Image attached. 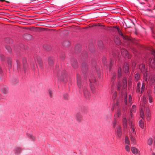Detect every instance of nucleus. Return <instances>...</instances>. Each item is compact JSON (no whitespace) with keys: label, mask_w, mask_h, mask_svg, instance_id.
I'll return each instance as SVG.
<instances>
[{"label":"nucleus","mask_w":155,"mask_h":155,"mask_svg":"<svg viewBox=\"0 0 155 155\" xmlns=\"http://www.w3.org/2000/svg\"><path fill=\"white\" fill-rule=\"evenodd\" d=\"M141 86V83L140 82H138L137 84L136 92L139 94L140 91V87Z\"/></svg>","instance_id":"27"},{"label":"nucleus","mask_w":155,"mask_h":155,"mask_svg":"<svg viewBox=\"0 0 155 155\" xmlns=\"http://www.w3.org/2000/svg\"><path fill=\"white\" fill-rule=\"evenodd\" d=\"M7 62L8 67L10 68H11L12 66V62L11 58H8Z\"/></svg>","instance_id":"24"},{"label":"nucleus","mask_w":155,"mask_h":155,"mask_svg":"<svg viewBox=\"0 0 155 155\" xmlns=\"http://www.w3.org/2000/svg\"><path fill=\"white\" fill-rule=\"evenodd\" d=\"M121 87V83L120 82H119L117 85V90L118 91L120 90Z\"/></svg>","instance_id":"51"},{"label":"nucleus","mask_w":155,"mask_h":155,"mask_svg":"<svg viewBox=\"0 0 155 155\" xmlns=\"http://www.w3.org/2000/svg\"><path fill=\"white\" fill-rule=\"evenodd\" d=\"M62 45L66 47H68L70 45V43L68 41H65L62 43Z\"/></svg>","instance_id":"25"},{"label":"nucleus","mask_w":155,"mask_h":155,"mask_svg":"<svg viewBox=\"0 0 155 155\" xmlns=\"http://www.w3.org/2000/svg\"><path fill=\"white\" fill-rule=\"evenodd\" d=\"M92 80H91L90 79H89V81H90V86L91 89L92 91V92L93 93H95V88L94 87V85L91 84V83L94 82L95 81V78L94 75H92Z\"/></svg>","instance_id":"4"},{"label":"nucleus","mask_w":155,"mask_h":155,"mask_svg":"<svg viewBox=\"0 0 155 155\" xmlns=\"http://www.w3.org/2000/svg\"><path fill=\"white\" fill-rule=\"evenodd\" d=\"M89 50L91 53H93L95 51L94 46L92 44H90L88 46Z\"/></svg>","instance_id":"21"},{"label":"nucleus","mask_w":155,"mask_h":155,"mask_svg":"<svg viewBox=\"0 0 155 155\" xmlns=\"http://www.w3.org/2000/svg\"><path fill=\"white\" fill-rule=\"evenodd\" d=\"M76 120L78 122H80L82 120V116L79 113H77L75 116Z\"/></svg>","instance_id":"15"},{"label":"nucleus","mask_w":155,"mask_h":155,"mask_svg":"<svg viewBox=\"0 0 155 155\" xmlns=\"http://www.w3.org/2000/svg\"><path fill=\"white\" fill-rule=\"evenodd\" d=\"M150 82V84H154L155 82V76H153L151 77Z\"/></svg>","instance_id":"34"},{"label":"nucleus","mask_w":155,"mask_h":155,"mask_svg":"<svg viewBox=\"0 0 155 155\" xmlns=\"http://www.w3.org/2000/svg\"><path fill=\"white\" fill-rule=\"evenodd\" d=\"M116 56L115 57L116 58L117 56H118V54H117V53L116 54Z\"/></svg>","instance_id":"64"},{"label":"nucleus","mask_w":155,"mask_h":155,"mask_svg":"<svg viewBox=\"0 0 155 155\" xmlns=\"http://www.w3.org/2000/svg\"><path fill=\"white\" fill-rule=\"evenodd\" d=\"M125 104H127V98H126V99H125Z\"/></svg>","instance_id":"60"},{"label":"nucleus","mask_w":155,"mask_h":155,"mask_svg":"<svg viewBox=\"0 0 155 155\" xmlns=\"http://www.w3.org/2000/svg\"><path fill=\"white\" fill-rule=\"evenodd\" d=\"M145 84L144 83H142V87L141 88V91H140V93L141 94H142V92H143L145 88Z\"/></svg>","instance_id":"37"},{"label":"nucleus","mask_w":155,"mask_h":155,"mask_svg":"<svg viewBox=\"0 0 155 155\" xmlns=\"http://www.w3.org/2000/svg\"><path fill=\"white\" fill-rule=\"evenodd\" d=\"M82 72L83 73H86L88 70V68L87 64L85 62H83L81 67Z\"/></svg>","instance_id":"10"},{"label":"nucleus","mask_w":155,"mask_h":155,"mask_svg":"<svg viewBox=\"0 0 155 155\" xmlns=\"http://www.w3.org/2000/svg\"><path fill=\"white\" fill-rule=\"evenodd\" d=\"M115 27L117 28V31L119 35H121L124 39H126L127 38L124 35L120 29L118 27H117V26H115Z\"/></svg>","instance_id":"14"},{"label":"nucleus","mask_w":155,"mask_h":155,"mask_svg":"<svg viewBox=\"0 0 155 155\" xmlns=\"http://www.w3.org/2000/svg\"><path fill=\"white\" fill-rule=\"evenodd\" d=\"M88 54L86 51L83 52L81 55V58L83 59L88 58Z\"/></svg>","instance_id":"22"},{"label":"nucleus","mask_w":155,"mask_h":155,"mask_svg":"<svg viewBox=\"0 0 155 155\" xmlns=\"http://www.w3.org/2000/svg\"><path fill=\"white\" fill-rule=\"evenodd\" d=\"M114 63V61L113 59H110L109 63V69L110 70L111 67Z\"/></svg>","instance_id":"32"},{"label":"nucleus","mask_w":155,"mask_h":155,"mask_svg":"<svg viewBox=\"0 0 155 155\" xmlns=\"http://www.w3.org/2000/svg\"><path fill=\"white\" fill-rule=\"evenodd\" d=\"M130 138L131 141L133 143H136L135 139L133 136H130Z\"/></svg>","instance_id":"47"},{"label":"nucleus","mask_w":155,"mask_h":155,"mask_svg":"<svg viewBox=\"0 0 155 155\" xmlns=\"http://www.w3.org/2000/svg\"><path fill=\"white\" fill-rule=\"evenodd\" d=\"M30 138L32 139H34L35 138L34 137V136H33L32 135H30Z\"/></svg>","instance_id":"59"},{"label":"nucleus","mask_w":155,"mask_h":155,"mask_svg":"<svg viewBox=\"0 0 155 155\" xmlns=\"http://www.w3.org/2000/svg\"><path fill=\"white\" fill-rule=\"evenodd\" d=\"M146 112L147 116H148V117H149L150 113V110L148 107H147L146 109Z\"/></svg>","instance_id":"45"},{"label":"nucleus","mask_w":155,"mask_h":155,"mask_svg":"<svg viewBox=\"0 0 155 155\" xmlns=\"http://www.w3.org/2000/svg\"><path fill=\"white\" fill-rule=\"evenodd\" d=\"M140 3L141 4H145V3L144 2H140Z\"/></svg>","instance_id":"62"},{"label":"nucleus","mask_w":155,"mask_h":155,"mask_svg":"<svg viewBox=\"0 0 155 155\" xmlns=\"http://www.w3.org/2000/svg\"><path fill=\"white\" fill-rule=\"evenodd\" d=\"M64 99L65 100H68V95L67 94H64L63 95Z\"/></svg>","instance_id":"50"},{"label":"nucleus","mask_w":155,"mask_h":155,"mask_svg":"<svg viewBox=\"0 0 155 155\" xmlns=\"http://www.w3.org/2000/svg\"><path fill=\"white\" fill-rule=\"evenodd\" d=\"M16 66L18 70L21 68L20 63L19 61L16 60Z\"/></svg>","instance_id":"42"},{"label":"nucleus","mask_w":155,"mask_h":155,"mask_svg":"<svg viewBox=\"0 0 155 155\" xmlns=\"http://www.w3.org/2000/svg\"><path fill=\"white\" fill-rule=\"evenodd\" d=\"M125 142L127 144H130L129 139L128 137H126L125 138Z\"/></svg>","instance_id":"46"},{"label":"nucleus","mask_w":155,"mask_h":155,"mask_svg":"<svg viewBox=\"0 0 155 155\" xmlns=\"http://www.w3.org/2000/svg\"><path fill=\"white\" fill-rule=\"evenodd\" d=\"M121 54L125 58H130L129 55L127 51L125 49H122L121 50Z\"/></svg>","instance_id":"5"},{"label":"nucleus","mask_w":155,"mask_h":155,"mask_svg":"<svg viewBox=\"0 0 155 155\" xmlns=\"http://www.w3.org/2000/svg\"><path fill=\"white\" fill-rule=\"evenodd\" d=\"M57 75L59 80L64 82L67 81V74L65 71H63L61 73H57Z\"/></svg>","instance_id":"1"},{"label":"nucleus","mask_w":155,"mask_h":155,"mask_svg":"<svg viewBox=\"0 0 155 155\" xmlns=\"http://www.w3.org/2000/svg\"><path fill=\"white\" fill-rule=\"evenodd\" d=\"M117 137L118 138H120L122 134V131L121 127L119 126L117 127Z\"/></svg>","instance_id":"11"},{"label":"nucleus","mask_w":155,"mask_h":155,"mask_svg":"<svg viewBox=\"0 0 155 155\" xmlns=\"http://www.w3.org/2000/svg\"><path fill=\"white\" fill-rule=\"evenodd\" d=\"M46 47H47L46 48L45 47V48L46 49V50H47V51H49L51 49V47L50 46H49L48 45H47V46H46Z\"/></svg>","instance_id":"55"},{"label":"nucleus","mask_w":155,"mask_h":155,"mask_svg":"<svg viewBox=\"0 0 155 155\" xmlns=\"http://www.w3.org/2000/svg\"><path fill=\"white\" fill-rule=\"evenodd\" d=\"M5 48L9 53L12 52V49L9 46L6 45L5 46Z\"/></svg>","instance_id":"43"},{"label":"nucleus","mask_w":155,"mask_h":155,"mask_svg":"<svg viewBox=\"0 0 155 155\" xmlns=\"http://www.w3.org/2000/svg\"><path fill=\"white\" fill-rule=\"evenodd\" d=\"M0 59L2 61H4L5 60V57L4 55H1Z\"/></svg>","instance_id":"54"},{"label":"nucleus","mask_w":155,"mask_h":155,"mask_svg":"<svg viewBox=\"0 0 155 155\" xmlns=\"http://www.w3.org/2000/svg\"><path fill=\"white\" fill-rule=\"evenodd\" d=\"M102 62L104 65L107 66V62L106 61V58L105 57H103L102 58Z\"/></svg>","instance_id":"41"},{"label":"nucleus","mask_w":155,"mask_h":155,"mask_svg":"<svg viewBox=\"0 0 155 155\" xmlns=\"http://www.w3.org/2000/svg\"><path fill=\"white\" fill-rule=\"evenodd\" d=\"M131 151L134 154H137L138 153V149L134 147H131Z\"/></svg>","instance_id":"23"},{"label":"nucleus","mask_w":155,"mask_h":155,"mask_svg":"<svg viewBox=\"0 0 155 155\" xmlns=\"http://www.w3.org/2000/svg\"><path fill=\"white\" fill-rule=\"evenodd\" d=\"M124 23L125 24L127 28H130L132 25H134V23L133 21L130 19H128L126 22L124 21Z\"/></svg>","instance_id":"9"},{"label":"nucleus","mask_w":155,"mask_h":155,"mask_svg":"<svg viewBox=\"0 0 155 155\" xmlns=\"http://www.w3.org/2000/svg\"><path fill=\"white\" fill-rule=\"evenodd\" d=\"M117 97V93L116 92H114L113 96H112V98L114 99H115Z\"/></svg>","instance_id":"53"},{"label":"nucleus","mask_w":155,"mask_h":155,"mask_svg":"<svg viewBox=\"0 0 155 155\" xmlns=\"http://www.w3.org/2000/svg\"><path fill=\"white\" fill-rule=\"evenodd\" d=\"M116 74L115 73H113L111 78V81L114 82L116 79Z\"/></svg>","instance_id":"44"},{"label":"nucleus","mask_w":155,"mask_h":155,"mask_svg":"<svg viewBox=\"0 0 155 155\" xmlns=\"http://www.w3.org/2000/svg\"><path fill=\"white\" fill-rule=\"evenodd\" d=\"M98 46L100 49H102L104 48V45L102 41H99L97 43Z\"/></svg>","instance_id":"26"},{"label":"nucleus","mask_w":155,"mask_h":155,"mask_svg":"<svg viewBox=\"0 0 155 155\" xmlns=\"http://www.w3.org/2000/svg\"><path fill=\"white\" fill-rule=\"evenodd\" d=\"M153 143V140L151 138H149L147 141V143L149 145H151Z\"/></svg>","instance_id":"38"},{"label":"nucleus","mask_w":155,"mask_h":155,"mask_svg":"<svg viewBox=\"0 0 155 155\" xmlns=\"http://www.w3.org/2000/svg\"><path fill=\"white\" fill-rule=\"evenodd\" d=\"M5 41L9 43H12L13 42V41L12 39L7 38L5 39Z\"/></svg>","instance_id":"36"},{"label":"nucleus","mask_w":155,"mask_h":155,"mask_svg":"<svg viewBox=\"0 0 155 155\" xmlns=\"http://www.w3.org/2000/svg\"><path fill=\"white\" fill-rule=\"evenodd\" d=\"M54 58L53 57H50L48 58V64L50 66H52L54 64Z\"/></svg>","instance_id":"12"},{"label":"nucleus","mask_w":155,"mask_h":155,"mask_svg":"<svg viewBox=\"0 0 155 155\" xmlns=\"http://www.w3.org/2000/svg\"><path fill=\"white\" fill-rule=\"evenodd\" d=\"M74 51L75 53H78L81 51V46L80 45H76L74 48Z\"/></svg>","instance_id":"16"},{"label":"nucleus","mask_w":155,"mask_h":155,"mask_svg":"<svg viewBox=\"0 0 155 155\" xmlns=\"http://www.w3.org/2000/svg\"><path fill=\"white\" fill-rule=\"evenodd\" d=\"M129 64L127 63L125 64L123 66V71L125 73L129 72Z\"/></svg>","instance_id":"7"},{"label":"nucleus","mask_w":155,"mask_h":155,"mask_svg":"<svg viewBox=\"0 0 155 155\" xmlns=\"http://www.w3.org/2000/svg\"><path fill=\"white\" fill-rule=\"evenodd\" d=\"M15 153L17 154H19L22 150V149L21 148L18 147H15Z\"/></svg>","instance_id":"30"},{"label":"nucleus","mask_w":155,"mask_h":155,"mask_svg":"<svg viewBox=\"0 0 155 155\" xmlns=\"http://www.w3.org/2000/svg\"><path fill=\"white\" fill-rule=\"evenodd\" d=\"M131 101H132V99H131V97L130 96L129 97V101H128V102H129V103L130 104V105L131 104Z\"/></svg>","instance_id":"57"},{"label":"nucleus","mask_w":155,"mask_h":155,"mask_svg":"<svg viewBox=\"0 0 155 155\" xmlns=\"http://www.w3.org/2000/svg\"><path fill=\"white\" fill-rule=\"evenodd\" d=\"M122 123L123 128L124 129H126L127 127V120L125 117H124L122 120Z\"/></svg>","instance_id":"17"},{"label":"nucleus","mask_w":155,"mask_h":155,"mask_svg":"<svg viewBox=\"0 0 155 155\" xmlns=\"http://www.w3.org/2000/svg\"><path fill=\"white\" fill-rule=\"evenodd\" d=\"M139 69L141 72L143 73L144 75H147V67L145 66L144 64H142L139 66Z\"/></svg>","instance_id":"3"},{"label":"nucleus","mask_w":155,"mask_h":155,"mask_svg":"<svg viewBox=\"0 0 155 155\" xmlns=\"http://www.w3.org/2000/svg\"><path fill=\"white\" fill-rule=\"evenodd\" d=\"M77 83L78 87L81 88V82L80 78L79 77L77 78Z\"/></svg>","instance_id":"28"},{"label":"nucleus","mask_w":155,"mask_h":155,"mask_svg":"<svg viewBox=\"0 0 155 155\" xmlns=\"http://www.w3.org/2000/svg\"><path fill=\"white\" fill-rule=\"evenodd\" d=\"M70 62L72 66L74 68L76 69L78 68V64L76 59L71 58L70 60Z\"/></svg>","instance_id":"6"},{"label":"nucleus","mask_w":155,"mask_h":155,"mask_svg":"<svg viewBox=\"0 0 155 155\" xmlns=\"http://www.w3.org/2000/svg\"><path fill=\"white\" fill-rule=\"evenodd\" d=\"M140 74L138 72H137L134 75V80L136 81H137L140 79Z\"/></svg>","instance_id":"18"},{"label":"nucleus","mask_w":155,"mask_h":155,"mask_svg":"<svg viewBox=\"0 0 155 155\" xmlns=\"http://www.w3.org/2000/svg\"><path fill=\"white\" fill-rule=\"evenodd\" d=\"M146 11H148V12H152V11L150 9H147L146 10Z\"/></svg>","instance_id":"58"},{"label":"nucleus","mask_w":155,"mask_h":155,"mask_svg":"<svg viewBox=\"0 0 155 155\" xmlns=\"http://www.w3.org/2000/svg\"><path fill=\"white\" fill-rule=\"evenodd\" d=\"M114 41L118 45H120V41L119 38H116L114 39Z\"/></svg>","instance_id":"39"},{"label":"nucleus","mask_w":155,"mask_h":155,"mask_svg":"<svg viewBox=\"0 0 155 155\" xmlns=\"http://www.w3.org/2000/svg\"><path fill=\"white\" fill-rule=\"evenodd\" d=\"M116 123V120L115 119L114 120L113 122V127L114 128H115V127Z\"/></svg>","instance_id":"52"},{"label":"nucleus","mask_w":155,"mask_h":155,"mask_svg":"<svg viewBox=\"0 0 155 155\" xmlns=\"http://www.w3.org/2000/svg\"><path fill=\"white\" fill-rule=\"evenodd\" d=\"M149 92H148V98L149 100V102L150 103H151L152 102V97L151 96L150 93L151 92V91H148Z\"/></svg>","instance_id":"29"},{"label":"nucleus","mask_w":155,"mask_h":155,"mask_svg":"<svg viewBox=\"0 0 155 155\" xmlns=\"http://www.w3.org/2000/svg\"><path fill=\"white\" fill-rule=\"evenodd\" d=\"M147 116V119L148 120H150L149 117H148V116Z\"/></svg>","instance_id":"61"},{"label":"nucleus","mask_w":155,"mask_h":155,"mask_svg":"<svg viewBox=\"0 0 155 155\" xmlns=\"http://www.w3.org/2000/svg\"><path fill=\"white\" fill-rule=\"evenodd\" d=\"M34 58L36 63L38 64L39 66L41 68H43V64L41 58L37 55L35 54L34 55Z\"/></svg>","instance_id":"2"},{"label":"nucleus","mask_w":155,"mask_h":155,"mask_svg":"<svg viewBox=\"0 0 155 155\" xmlns=\"http://www.w3.org/2000/svg\"><path fill=\"white\" fill-rule=\"evenodd\" d=\"M24 38L26 40H29L31 39V36L30 34H26L24 36Z\"/></svg>","instance_id":"31"},{"label":"nucleus","mask_w":155,"mask_h":155,"mask_svg":"<svg viewBox=\"0 0 155 155\" xmlns=\"http://www.w3.org/2000/svg\"><path fill=\"white\" fill-rule=\"evenodd\" d=\"M49 93V94L50 96L51 97H52V92L51 91V90H48Z\"/></svg>","instance_id":"56"},{"label":"nucleus","mask_w":155,"mask_h":155,"mask_svg":"<svg viewBox=\"0 0 155 155\" xmlns=\"http://www.w3.org/2000/svg\"><path fill=\"white\" fill-rule=\"evenodd\" d=\"M122 74V69L120 67L118 68V78H120Z\"/></svg>","instance_id":"33"},{"label":"nucleus","mask_w":155,"mask_h":155,"mask_svg":"<svg viewBox=\"0 0 155 155\" xmlns=\"http://www.w3.org/2000/svg\"><path fill=\"white\" fill-rule=\"evenodd\" d=\"M139 126L140 127L143 128L144 127V124L143 121L142 120H140L139 122Z\"/></svg>","instance_id":"35"},{"label":"nucleus","mask_w":155,"mask_h":155,"mask_svg":"<svg viewBox=\"0 0 155 155\" xmlns=\"http://www.w3.org/2000/svg\"><path fill=\"white\" fill-rule=\"evenodd\" d=\"M136 107L135 105H133L132 106V109L131 110V111L133 112H135L136 110Z\"/></svg>","instance_id":"48"},{"label":"nucleus","mask_w":155,"mask_h":155,"mask_svg":"<svg viewBox=\"0 0 155 155\" xmlns=\"http://www.w3.org/2000/svg\"><path fill=\"white\" fill-rule=\"evenodd\" d=\"M65 54L64 52H61V53L60 58L62 60H64L65 58Z\"/></svg>","instance_id":"40"},{"label":"nucleus","mask_w":155,"mask_h":155,"mask_svg":"<svg viewBox=\"0 0 155 155\" xmlns=\"http://www.w3.org/2000/svg\"><path fill=\"white\" fill-rule=\"evenodd\" d=\"M125 149L126 151H127V152H129L130 151V148L129 146L128 145H126L125 146Z\"/></svg>","instance_id":"49"},{"label":"nucleus","mask_w":155,"mask_h":155,"mask_svg":"<svg viewBox=\"0 0 155 155\" xmlns=\"http://www.w3.org/2000/svg\"><path fill=\"white\" fill-rule=\"evenodd\" d=\"M127 85V81L126 79L124 78L122 81V87L123 88L125 89L126 88Z\"/></svg>","instance_id":"19"},{"label":"nucleus","mask_w":155,"mask_h":155,"mask_svg":"<svg viewBox=\"0 0 155 155\" xmlns=\"http://www.w3.org/2000/svg\"><path fill=\"white\" fill-rule=\"evenodd\" d=\"M1 92L5 94H6L8 93V88L7 87L4 86L2 87L1 90Z\"/></svg>","instance_id":"20"},{"label":"nucleus","mask_w":155,"mask_h":155,"mask_svg":"<svg viewBox=\"0 0 155 155\" xmlns=\"http://www.w3.org/2000/svg\"><path fill=\"white\" fill-rule=\"evenodd\" d=\"M23 62V70L25 72L26 70L27 67V62L26 59L25 58H24L22 60Z\"/></svg>","instance_id":"13"},{"label":"nucleus","mask_w":155,"mask_h":155,"mask_svg":"<svg viewBox=\"0 0 155 155\" xmlns=\"http://www.w3.org/2000/svg\"><path fill=\"white\" fill-rule=\"evenodd\" d=\"M83 93L85 97L87 99H89L90 94L88 91L87 88L85 87L83 89Z\"/></svg>","instance_id":"8"},{"label":"nucleus","mask_w":155,"mask_h":155,"mask_svg":"<svg viewBox=\"0 0 155 155\" xmlns=\"http://www.w3.org/2000/svg\"><path fill=\"white\" fill-rule=\"evenodd\" d=\"M154 91H153V92H154V94H155V86H154Z\"/></svg>","instance_id":"63"}]
</instances>
